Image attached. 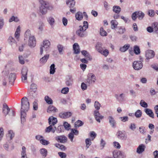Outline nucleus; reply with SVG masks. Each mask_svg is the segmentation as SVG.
Masks as SVG:
<instances>
[{
    "label": "nucleus",
    "mask_w": 158,
    "mask_h": 158,
    "mask_svg": "<svg viewBox=\"0 0 158 158\" xmlns=\"http://www.w3.org/2000/svg\"><path fill=\"white\" fill-rule=\"evenodd\" d=\"M40 143L42 144L45 145H47L49 143V142L48 141L44 139H41L40 140Z\"/></svg>",
    "instance_id": "680f3d73"
},
{
    "label": "nucleus",
    "mask_w": 158,
    "mask_h": 158,
    "mask_svg": "<svg viewBox=\"0 0 158 158\" xmlns=\"http://www.w3.org/2000/svg\"><path fill=\"white\" fill-rule=\"evenodd\" d=\"M28 71V69L26 67H24L22 69L21 71V78L22 81L27 79Z\"/></svg>",
    "instance_id": "9d476101"
},
{
    "label": "nucleus",
    "mask_w": 158,
    "mask_h": 158,
    "mask_svg": "<svg viewBox=\"0 0 158 158\" xmlns=\"http://www.w3.org/2000/svg\"><path fill=\"white\" fill-rule=\"evenodd\" d=\"M63 126L65 129L69 131L70 129L71 125L66 122H65L64 123Z\"/></svg>",
    "instance_id": "de8ad7c7"
},
{
    "label": "nucleus",
    "mask_w": 158,
    "mask_h": 158,
    "mask_svg": "<svg viewBox=\"0 0 158 158\" xmlns=\"http://www.w3.org/2000/svg\"><path fill=\"white\" fill-rule=\"evenodd\" d=\"M143 66V63L141 61H136L133 63V67L134 69L136 70L141 69Z\"/></svg>",
    "instance_id": "423d86ee"
},
{
    "label": "nucleus",
    "mask_w": 158,
    "mask_h": 158,
    "mask_svg": "<svg viewBox=\"0 0 158 158\" xmlns=\"http://www.w3.org/2000/svg\"><path fill=\"white\" fill-rule=\"evenodd\" d=\"M130 44H126L122 47H121L119 49L120 51L122 52H124L127 50L130 47Z\"/></svg>",
    "instance_id": "c9c22d12"
},
{
    "label": "nucleus",
    "mask_w": 158,
    "mask_h": 158,
    "mask_svg": "<svg viewBox=\"0 0 158 158\" xmlns=\"http://www.w3.org/2000/svg\"><path fill=\"white\" fill-rule=\"evenodd\" d=\"M69 91V88L68 87L64 88L61 90V92L63 94H67Z\"/></svg>",
    "instance_id": "052dcab7"
},
{
    "label": "nucleus",
    "mask_w": 158,
    "mask_h": 158,
    "mask_svg": "<svg viewBox=\"0 0 158 158\" xmlns=\"http://www.w3.org/2000/svg\"><path fill=\"white\" fill-rule=\"evenodd\" d=\"M55 65L54 64L51 65L50 67V73L51 74H53L55 72Z\"/></svg>",
    "instance_id": "37998d69"
},
{
    "label": "nucleus",
    "mask_w": 158,
    "mask_h": 158,
    "mask_svg": "<svg viewBox=\"0 0 158 158\" xmlns=\"http://www.w3.org/2000/svg\"><path fill=\"white\" fill-rule=\"evenodd\" d=\"M94 115L96 120L98 122H100V119L103 118V116L100 115L99 112L98 110H95L94 111Z\"/></svg>",
    "instance_id": "ddd939ff"
},
{
    "label": "nucleus",
    "mask_w": 158,
    "mask_h": 158,
    "mask_svg": "<svg viewBox=\"0 0 158 158\" xmlns=\"http://www.w3.org/2000/svg\"><path fill=\"white\" fill-rule=\"evenodd\" d=\"M146 146L143 144L139 145L137 149L136 152L139 154H141L144 151Z\"/></svg>",
    "instance_id": "412c9836"
},
{
    "label": "nucleus",
    "mask_w": 158,
    "mask_h": 158,
    "mask_svg": "<svg viewBox=\"0 0 158 158\" xmlns=\"http://www.w3.org/2000/svg\"><path fill=\"white\" fill-rule=\"evenodd\" d=\"M58 111L57 109L52 105L49 106L47 109V111L49 113H54Z\"/></svg>",
    "instance_id": "aec40b11"
},
{
    "label": "nucleus",
    "mask_w": 158,
    "mask_h": 158,
    "mask_svg": "<svg viewBox=\"0 0 158 158\" xmlns=\"http://www.w3.org/2000/svg\"><path fill=\"white\" fill-rule=\"evenodd\" d=\"M88 78L86 81L89 84L94 83L96 81V77L95 75L92 73H90L88 75Z\"/></svg>",
    "instance_id": "0eeeda50"
},
{
    "label": "nucleus",
    "mask_w": 158,
    "mask_h": 158,
    "mask_svg": "<svg viewBox=\"0 0 158 158\" xmlns=\"http://www.w3.org/2000/svg\"><path fill=\"white\" fill-rule=\"evenodd\" d=\"M10 109L6 104L4 103L3 104L2 113L5 114V116L8 114L10 111Z\"/></svg>",
    "instance_id": "a211bd4d"
},
{
    "label": "nucleus",
    "mask_w": 158,
    "mask_h": 158,
    "mask_svg": "<svg viewBox=\"0 0 158 158\" xmlns=\"http://www.w3.org/2000/svg\"><path fill=\"white\" fill-rule=\"evenodd\" d=\"M79 29L77 30L76 32L77 35L80 37H83L84 36L83 32L88 27V23L87 22L84 21L83 22V26H80Z\"/></svg>",
    "instance_id": "f03ea898"
},
{
    "label": "nucleus",
    "mask_w": 158,
    "mask_h": 158,
    "mask_svg": "<svg viewBox=\"0 0 158 158\" xmlns=\"http://www.w3.org/2000/svg\"><path fill=\"white\" fill-rule=\"evenodd\" d=\"M67 6L69 8H73L75 6V2L74 0H66Z\"/></svg>",
    "instance_id": "cd10ccee"
},
{
    "label": "nucleus",
    "mask_w": 158,
    "mask_h": 158,
    "mask_svg": "<svg viewBox=\"0 0 158 158\" xmlns=\"http://www.w3.org/2000/svg\"><path fill=\"white\" fill-rule=\"evenodd\" d=\"M85 143L86 144V149H87L91 144V140L89 138L86 139L85 140Z\"/></svg>",
    "instance_id": "ea45409f"
},
{
    "label": "nucleus",
    "mask_w": 158,
    "mask_h": 158,
    "mask_svg": "<svg viewBox=\"0 0 158 158\" xmlns=\"http://www.w3.org/2000/svg\"><path fill=\"white\" fill-rule=\"evenodd\" d=\"M37 93L36 91L35 90H31L29 93L28 97L30 98L33 99L37 97Z\"/></svg>",
    "instance_id": "bb28decb"
},
{
    "label": "nucleus",
    "mask_w": 158,
    "mask_h": 158,
    "mask_svg": "<svg viewBox=\"0 0 158 158\" xmlns=\"http://www.w3.org/2000/svg\"><path fill=\"white\" fill-rule=\"evenodd\" d=\"M125 94L123 93H122L119 95L118 94H115V97L117 100L120 102H123L125 100Z\"/></svg>",
    "instance_id": "f3484780"
},
{
    "label": "nucleus",
    "mask_w": 158,
    "mask_h": 158,
    "mask_svg": "<svg viewBox=\"0 0 158 158\" xmlns=\"http://www.w3.org/2000/svg\"><path fill=\"white\" fill-rule=\"evenodd\" d=\"M16 75L14 73H10L9 75L8 80L9 84L10 85H13L16 79Z\"/></svg>",
    "instance_id": "6e6552de"
},
{
    "label": "nucleus",
    "mask_w": 158,
    "mask_h": 158,
    "mask_svg": "<svg viewBox=\"0 0 158 158\" xmlns=\"http://www.w3.org/2000/svg\"><path fill=\"white\" fill-rule=\"evenodd\" d=\"M96 48L98 52L101 53L103 50V48L102 47V44L100 43H98L96 46Z\"/></svg>",
    "instance_id": "473e14b6"
},
{
    "label": "nucleus",
    "mask_w": 158,
    "mask_h": 158,
    "mask_svg": "<svg viewBox=\"0 0 158 158\" xmlns=\"http://www.w3.org/2000/svg\"><path fill=\"white\" fill-rule=\"evenodd\" d=\"M113 154L114 158H124L125 157L123 153L120 151H114Z\"/></svg>",
    "instance_id": "f8f14e48"
},
{
    "label": "nucleus",
    "mask_w": 158,
    "mask_h": 158,
    "mask_svg": "<svg viewBox=\"0 0 158 158\" xmlns=\"http://www.w3.org/2000/svg\"><path fill=\"white\" fill-rule=\"evenodd\" d=\"M81 52L82 55L87 58H88L89 60H92L91 56L86 51L83 50Z\"/></svg>",
    "instance_id": "7c9ffc66"
},
{
    "label": "nucleus",
    "mask_w": 158,
    "mask_h": 158,
    "mask_svg": "<svg viewBox=\"0 0 158 158\" xmlns=\"http://www.w3.org/2000/svg\"><path fill=\"white\" fill-rule=\"evenodd\" d=\"M44 26V23L42 22H40L39 23V25L38 29L40 31H42L43 29V27Z\"/></svg>",
    "instance_id": "bf43d9fd"
},
{
    "label": "nucleus",
    "mask_w": 158,
    "mask_h": 158,
    "mask_svg": "<svg viewBox=\"0 0 158 158\" xmlns=\"http://www.w3.org/2000/svg\"><path fill=\"white\" fill-rule=\"evenodd\" d=\"M36 43V40L34 36H30L28 42L29 46L31 47H34L35 46Z\"/></svg>",
    "instance_id": "9b49d317"
},
{
    "label": "nucleus",
    "mask_w": 158,
    "mask_h": 158,
    "mask_svg": "<svg viewBox=\"0 0 158 158\" xmlns=\"http://www.w3.org/2000/svg\"><path fill=\"white\" fill-rule=\"evenodd\" d=\"M44 100L48 104H52L53 103L52 100L48 96H46L45 97Z\"/></svg>",
    "instance_id": "e433bc0d"
},
{
    "label": "nucleus",
    "mask_w": 158,
    "mask_h": 158,
    "mask_svg": "<svg viewBox=\"0 0 158 158\" xmlns=\"http://www.w3.org/2000/svg\"><path fill=\"white\" fill-rule=\"evenodd\" d=\"M111 28L112 29H114L116 28H117V26L118 24V23L115 20H112L111 22Z\"/></svg>",
    "instance_id": "72a5a7b5"
},
{
    "label": "nucleus",
    "mask_w": 158,
    "mask_h": 158,
    "mask_svg": "<svg viewBox=\"0 0 158 158\" xmlns=\"http://www.w3.org/2000/svg\"><path fill=\"white\" fill-rule=\"evenodd\" d=\"M26 111L21 110V123L23 124L25 122L27 114Z\"/></svg>",
    "instance_id": "5701e85b"
},
{
    "label": "nucleus",
    "mask_w": 158,
    "mask_h": 158,
    "mask_svg": "<svg viewBox=\"0 0 158 158\" xmlns=\"http://www.w3.org/2000/svg\"><path fill=\"white\" fill-rule=\"evenodd\" d=\"M63 127L62 125L58 126L57 128H56V131L58 133L61 132L63 129Z\"/></svg>",
    "instance_id": "13d9d810"
},
{
    "label": "nucleus",
    "mask_w": 158,
    "mask_h": 158,
    "mask_svg": "<svg viewBox=\"0 0 158 158\" xmlns=\"http://www.w3.org/2000/svg\"><path fill=\"white\" fill-rule=\"evenodd\" d=\"M100 34L102 36H106L107 35V33L105 31L102 27H101L100 29Z\"/></svg>",
    "instance_id": "79ce46f5"
},
{
    "label": "nucleus",
    "mask_w": 158,
    "mask_h": 158,
    "mask_svg": "<svg viewBox=\"0 0 158 158\" xmlns=\"http://www.w3.org/2000/svg\"><path fill=\"white\" fill-rule=\"evenodd\" d=\"M73 82V79L71 76H69L66 78L65 82L67 85L69 86L72 85Z\"/></svg>",
    "instance_id": "393cba45"
},
{
    "label": "nucleus",
    "mask_w": 158,
    "mask_h": 158,
    "mask_svg": "<svg viewBox=\"0 0 158 158\" xmlns=\"http://www.w3.org/2000/svg\"><path fill=\"white\" fill-rule=\"evenodd\" d=\"M154 56V52L152 50H148L146 52L145 56L147 60L152 58Z\"/></svg>",
    "instance_id": "4468645a"
},
{
    "label": "nucleus",
    "mask_w": 158,
    "mask_h": 158,
    "mask_svg": "<svg viewBox=\"0 0 158 158\" xmlns=\"http://www.w3.org/2000/svg\"><path fill=\"white\" fill-rule=\"evenodd\" d=\"M48 22L49 23L51 26L54 25L55 23L54 19L52 17H49L48 18Z\"/></svg>",
    "instance_id": "a18cd8bd"
},
{
    "label": "nucleus",
    "mask_w": 158,
    "mask_h": 158,
    "mask_svg": "<svg viewBox=\"0 0 158 158\" xmlns=\"http://www.w3.org/2000/svg\"><path fill=\"white\" fill-rule=\"evenodd\" d=\"M117 33L121 35L123 34L126 31L125 28L123 27H118L117 28Z\"/></svg>",
    "instance_id": "c756f323"
},
{
    "label": "nucleus",
    "mask_w": 158,
    "mask_h": 158,
    "mask_svg": "<svg viewBox=\"0 0 158 158\" xmlns=\"http://www.w3.org/2000/svg\"><path fill=\"white\" fill-rule=\"evenodd\" d=\"M40 152L42 156L44 157H45L47 155V151L45 148H42L40 150Z\"/></svg>",
    "instance_id": "c03bdc74"
},
{
    "label": "nucleus",
    "mask_w": 158,
    "mask_h": 158,
    "mask_svg": "<svg viewBox=\"0 0 158 158\" xmlns=\"http://www.w3.org/2000/svg\"><path fill=\"white\" fill-rule=\"evenodd\" d=\"M131 18L132 20L135 21L137 18V11H135L132 13L131 15Z\"/></svg>",
    "instance_id": "864d4df0"
},
{
    "label": "nucleus",
    "mask_w": 158,
    "mask_h": 158,
    "mask_svg": "<svg viewBox=\"0 0 158 158\" xmlns=\"http://www.w3.org/2000/svg\"><path fill=\"white\" fill-rule=\"evenodd\" d=\"M43 46L40 47V54H42L43 50L47 51L49 48L50 43L48 40H45L43 42Z\"/></svg>",
    "instance_id": "39448f33"
},
{
    "label": "nucleus",
    "mask_w": 158,
    "mask_h": 158,
    "mask_svg": "<svg viewBox=\"0 0 158 158\" xmlns=\"http://www.w3.org/2000/svg\"><path fill=\"white\" fill-rule=\"evenodd\" d=\"M113 11L116 13H119L121 11V8L118 6H114L113 8Z\"/></svg>",
    "instance_id": "4c0bfd02"
},
{
    "label": "nucleus",
    "mask_w": 158,
    "mask_h": 158,
    "mask_svg": "<svg viewBox=\"0 0 158 158\" xmlns=\"http://www.w3.org/2000/svg\"><path fill=\"white\" fill-rule=\"evenodd\" d=\"M72 114L70 112H62L59 114V116L61 118L65 119L70 117Z\"/></svg>",
    "instance_id": "1a4fd4ad"
},
{
    "label": "nucleus",
    "mask_w": 158,
    "mask_h": 158,
    "mask_svg": "<svg viewBox=\"0 0 158 158\" xmlns=\"http://www.w3.org/2000/svg\"><path fill=\"white\" fill-rule=\"evenodd\" d=\"M58 154L61 158H65L66 156V154L63 152H59Z\"/></svg>",
    "instance_id": "0e129e2a"
},
{
    "label": "nucleus",
    "mask_w": 158,
    "mask_h": 158,
    "mask_svg": "<svg viewBox=\"0 0 158 158\" xmlns=\"http://www.w3.org/2000/svg\"><path fill=\"white\" fill-rule=\"evenodd\" d=\"M48 120L49 124L50 125H52V126H54L57 122V118L53 116L50 117Z\"/></svg>",
    "instance_id": "6ab92c4d"
},
{
    "label": "nucleus",
    "mask_w": 158,
    "mask_h": 158,
    "mask_svg": "<svg viewBox=\"0 0 158 158\" xmlns=\"http://www.w3.org/2000/svg\"><path fill=\"white\" fill-rule=\"evenodd\" d=\"M101 53L106 57L109 54V51L107 49H105V50H103Z\"/></svg>",
    "instance_id": "e2e57ef3"
},
{
    "label": "nucleus",
    "mask_w": 158,
    "mask_h": 158,
    "mask_svg": "<svg viewBox=\"0 0 158 158\" xmlns=\"http://www.w3.org/2000/svg\"><path fill=\"white\" fill-rule=\"evenodd\" d=\"M19 19L17 17H15L14 16H13L11 17V18L9 19V22H11L14 21L15 22H18L19 21Z\"/></svg>",
    "instance_id": "49530a36"
},
{
    "label": "nucleus",
    "mask_w": 158,
    "mask_h": 158,
    "mask_svg": "<svg viewBox=\"0 0 158 158\" xmlns=\"http://www.w3.org/2000/svg\"><path fill=\"white\" fill-rule=\"evenodd\" d=\"M144 112L150 117H151L152 118H154V114L151 109L146 108L144 110Z\"/></svg>",
    "instance_id": "4be33fe9"
},
{
    "label": "nucleus",
    "mask_w": 158,
    "mask_h": 158,
    "mask_svg": "<svg viewBox=\"0 0 158 158\" xmlns=\"http://www.w3.org/2000/svg\"><path fill=\"white\" fill-rule=\"evenodd\" d=\"M136 126L135 124L134 123H131L130 124V126L129 127L130 129L132 131H134L136 128Z\"/></svg>",
    "instance_id": "69168bd1"
},
{
    "label": "nucleus",
    "mask_w": 158,
    "mask_h": 158,
    "mask_svg": "<svg viewBox=\"0 0 158 158\" xmlns=\"http://www.w3.org/2000/svg\"><path fill=\"white\" fill-rule=\"evenodd\" d=\"M94 106L97 110H98L100 109V107L101 106L98 102L96 101L94 103Z\"/></svg>",
    "instance_id": "09e8293b"
},
{
    "label": "nucleus",
    "mask_w": 158,
    "mask_h": 158,
    "mask_svg": "<svg viewBox=\"0 0 158 158\" xmlns=\"http://www.w3.org/2000/svg\"><path fill=\"white\" fill-rule=\"evenodd\" d=\"M56 139L58 142L61 143H64L66 142L67 139L64 135L57 136L55 138Z\"/></svg>",
    "instance_id": "dca6fc26"
},
{
    "label": "nucleus",
    "mask_w": 158,
    "mask_h": 158,
    "mask_svg": "<svg viewBox=\"0 0 158 158\" xmlns=\"http://www.w3.org/2000/svg\"><path fill=\"white\" fill-rule=\"evenodd\" d=\"M142 113L141 110H138L135 112V116L137 118H140L142 116Z\"/></svg>",
    "instance_id": "8fccbe9b"
},
{
    "label": "nucleus",
    "mask_w": 158,
    "mask_h": 158,
    "mask_svg": "<svg viewBox=\"0 0 158 158\" xmlns=\"http://www.w3.org/2000/svg\"><path fill=\"white\" fill-rule=\"evenodd\" d=\"M140 105L142 107L147 108L148 107L147 103L143 100H141L140 102Z\"/></svg>",
    "instance_id": "3c124183"
},
{
    "label": "nucleus",
    "mask_w": 158,
    "mask_h": 158,
    "mask_svg": "<svg viewBox=\"0 0 158 158\" xmlns=\"http://www.w3.org/2000/svg\"><path fill=\"white\" fill-rule=\"evenodd\" d=\"M116 135L118 139L122 140H126L127 138V135L124 131H118L117 132Z\"/></svg>",
    "instance_id": "20e7f679"
},
{
    "label": "nucleus",
    "mask_w": 158,
    "mask_h": 158,
    "mask_svg": "<svg viewBox=\"0 0 158 158\" xmlns=\"http://www.w3.org/2000/svg\"><path fill=\"white\" fill-rule=\"evenodd\" d=\"M83 124V123L81 121L78 120L75 123V125L76 127H79L82 126Z\"/></svg>",
    "instance_id": "4d7b16f0"
},
{
    "label": "nucleus",
    "mask_w": 158,
    "mask_h": 158,
    "mask_svg": "<svg viewBox=\"0 0 158 158\" xmlns=\"http://www.w3.org/2000/svg\"><path fill=\"white\" fill-rule=\"evenodd\" d=\"M40 2L41 6L40 7V12L42 15H45L48 10H52L53 7L52 6H50L49 3L43 0L40 1Z\"/></svg>",
    "instance_id": "f257e3e1"
},
{
    "label": "nucleus",
    "mask_w": 158,
    "mask_h": 158,
    "mask_svg": "<svg viewBox=\"0 0 158 158\" xmlns=\"http://www.w3.org/2000/svg\"><path fill=\"white\" fill-rule=\"evenodd\" d=\"M21 111H27L29 109L30 104L27 98L24 97L21 99Z\"/></svg>",
    "instance_id": "7ed1b4c3"
},
{
    "label": "nucleus",
    "mask_w": 158,
    "mask_h": 158,
    "mask_svg": "<svg viewBox=\"0 0 158 158\" xmlns=\"http://www.w3.org/2000/svg\"><path fill=\"white\" fill-rule=\"evenodd\" d=\"M90 134V137L92 138V140H93L96 138L97 134L94 131H91Z\"/></svg>",
    "instance_id": "6e6d98bb"
},
{
    "label": "nucleus",
    "mask_w": 158,
    "mask_h": 158,
    "mask_svg": "<svg viewBox=\"0 0 158 158\" xmlns=\"http://www.w3.org/2000/svg\"><path fill=\"white\" fill-rule=\"evenodd\" d=\"M108 119L109 120V123L112 128H115L116 127L117 123L114 118L112 116H109L108 117Z\"/></svg>",
    "instance_id": "2eb2a0df"
},
{
    "label": "nucleus",
    "mask_w": 158,
    "mask_h": 158,
    "mask_svg": "<svg viewBox=\"0 0 158 158\" xmlns=\"http://www.w3.org/2000/svg\"><path fill=\"white\" fill-rule=\"evenodd\" d=\"M87 85L84 83L83 82L81 83V87L82 90H84L87 88Z\"/></svg>",
    "instance_id": "774afa93"
},
{
    "label": "nucleus",
    "mask_w": 158,
    "mask_h": 158,
    "mask_svg": "<svg viewBox=\"0 0 158 158\" xmlns=\"http://www.w3.org/2000/svg\"><path fill=\"white\" fill-rule=\"evenodd\" d=\"M7 136L10 137V139H12L14 136V134L13 133L12 131L10 130L8 131Z\"/></svg>",
    "instance_id": "603ef678"
},
{
    "label": "nucleus",
    "mask_w": 158,
    "mask_h": 158,
    "mask_svg": "<svg viewBox=\"0 0 158 158\" xmlns=\"http://www.w3.org/2000/svg\"><path fill=\"white\" fill-rule=\"evenodd\" d=\"M79 45L77 43H74L73 45V48L74 50V53L77 54L80 53V49L79 48Z\"/></svg>",
    "instance_id": "c85d7f7f"
},
{
    "label": "nucleus",
    "mask_w": 158,
    "mask_h": 158,
    "mask_svg": "<svg viewBox=\"0 0 158 158\" xmlns=\"http://www.w3.org/2000/svg\"><path fill=\"white\" fill-rule=\"evenodd\" d=\"M57 48L60 53L61 54L63 50V46L61 45L58 44L57 46Z\"/></svg>",
    "instance_id": "338daca9"
},
{
    "label": "nucleus",
    "mask_w": 158,
    "mask_h": 158,
    "mask_svg": "<svg viewBox=\"0 0 158 158\" xmlns=\"http://www.w3.org/2000/svg\"><path fill=\"white\" fill-rule=\"evenodd\" d=\"M30 89L32 90H35L36 91L37 89V86L34 83H32L31 85Z\"/></svg>",
    "instance_id": "5fc2aeb1"
},
{
    "label": "nucleus",
    "mask_w": 158,
    "mask_h": 158,
    "mask_svg": "<svg viewBox=\"0 0 158 158\" xmlns=\"http://www.w3.org/2000/svg\"><path fill=\"white\" fill-rule=\"evenodd\" d=\"M144 16V14L141 11H137V18L139 20H142Z\"/></svg>",
    "instance_id": "a19ab883"
},
{
    "label": "nucleus",
    "mask_w": 158,
    "mask_h": 158,
    "mask_svg": "<svg viewBox=\"0 0 158 158\" xmlns=\"http://www.w3.org/2000/svg\"><path fill=\"white\" fill-rule=\"evenodd\" d=\"M134 51L136 55H138L140 53L139 48L137 45H135L134 46Z\"/></svg>",
    "instance_id": "58836bf2"
},
{
    "label": "nucleus",
    "mask_w": 158,
    "mask_h": 158,
    "mask_svg": "<svg viewBox=\"0 0 158 158\" xmlns=\"http://www.w3.org/2000/svg\"><path fill=\"white\" fill-rule=\"evenodd\" d=\"M52 125H50L49 126L47 127L45 130V131L46 133H49L51 131H52L53 133H54L56 130V127H52Z\"/></svg>",
    "instance_id": "a878e982"
},
{
    "label": "nucleus",
    "mask_w": 158,
    "mask_h": 158,
    "mask_svg": "<svg viewBox=\"0 0 158 158\" xmlns=\"http://www.w3.org/2000/svg\"><path fill=\"white\" fill-rule=\"evenodd\" d=\"M49 57V55H45L43 57H42L40 60V62L41 63L45 64L48 59Z\"/></svg>",
    "instance_id": "f704fd0d"
},
{
    "label": "nucleus",
    "mask_w": 158,
    "mask_h": 158,
    "mask_svg": "<svg viewBox=\"0 0 158 158\" xmlns=\"http://www.w3.org/2000/svg\"><path fill=\"white\" fill-rule=\"evenodd\" d=\"M76 19L78 21L81 20L83 18V14L82 12L79 11L75 15Z\"/></svg>",
    "instance_id": "2f4dec72"
},
{
    "label": "nucleus",
    "mask_w": 158,
    "mask_h": 158,
    "mask_svg": "<svg viewBox=\"0 0 158 158\" xmlns=\"http://www.w3.org/2000/svg\"><path fill=\"white\" fill-rule=\"evenodd\" d=\"M9 44L12 46L17 45V43L15 39L12 36L9 37L8 40Z\"/></svg>",
    "instance_id": "b1692460"
}]
</instances>
